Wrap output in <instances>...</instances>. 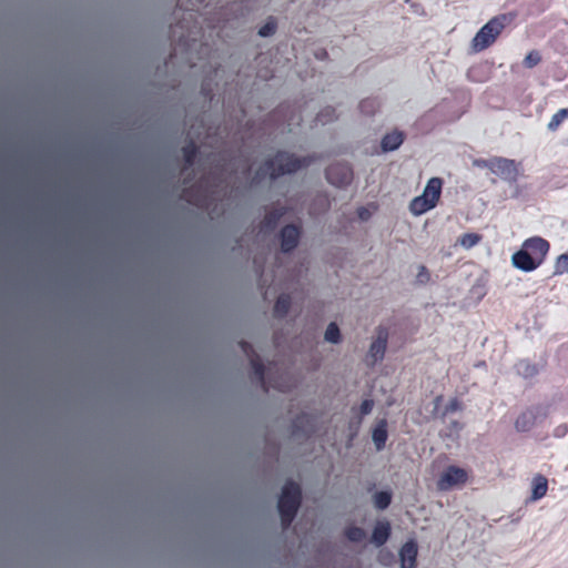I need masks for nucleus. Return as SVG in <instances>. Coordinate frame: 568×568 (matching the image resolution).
<instances>
[{
  "mask_svg": "<svg viewBox=\"0 0 568 568\" xmlns=\"http://www.w3.org/2000/svg\"><path fill=\"white\" fill-rule=\"evenodd\" d=\"M442 190L443 180L440 178L429 179L422 195L416 196L410 201V213L418 216L434 209L439 202Z\"/></svg>",
  "mask_w": 568,
  "mask_h": 568,
  "instance_id": "nucleus-5",
  "label": "nucleus"
},
{
  "mask_svg": "<svg viewBox=\"0 0 568 568\" xmlns=\"http://www.w3.org/2000/svg\"><path fill=\"white\" fill-rule=\"evenodd\" d=\"M468 479L469 474L466 469L450 465L438 476L436 487L439 491H449L454 488L463 487Z\"/></svg>",
  "mask_w": 568,
  "mask_h": 568,
  "instance_id": "nucleus-8",
  "label": "nucleus"
},
{
  "mask_svg": "<svg viewBox=\"0 0 568 568\" xmlns=\"http://www.w3.org/2000/svg\"><path fill=\"white\" fill-rule=\"evenodd\" d=\"M176 28L184 29V26L182 23H178L176 26L171 27V30H172L173 33H175V29Z\"/></svg>",
  "mask_w": 568,
  "mask_h": 568,
  "instance_id": "nucleus-42",
  "label": "nucleus"
},
{
  "mask_svg": "<svg viewBox=\"0 0 568 568\" xmlns=\"http://www.w3.org/2000/svg\"><path fill=\"white\" fill-rule=\"evenodd\" d=\"M516 369L519 375L525 378H529L535 376L538 373V368L535 364H531L528 361H519L516 365Z\"/></svg>",
  "mask_w": 568,
  "mask_h": 568,
  "instance_id": "nucleus-25",
  "label": "nucleus"
},
{
  "mask_svg": "<svg viewBox=\"0 0 568 568\" xmlns=\"http://www.w3.org/2000/svg\"><path fill=\"white\" fill-rule=\"evenodd\" d=\"M373 407H374V400L373 399H371V398L364 399L362 402V404H361V407H359L361 415L362 416L368 415L373 410Z\"/></svg>",
  "mask_w": 568,
  "mask_h": 568,
  "instance_id": "nucleus-34",
  "label": "nucleus"
},
{
  "mask_svg": "<svg viewBox=\"0 0 568 568\" xmlns=\"http://www.w3.org/2000/svg\"><path fill=\"white\" fill-rule=\"evenodd\" d=\"M392 527L389 521L387 520H379L376 523L373 532L371 541L377 546L381 547L388 540L390 536Z\"/></svg>",
  "mask_w": 568,
  "mask_h": 568,
  "instance_id": "nucleus-17",
  "label": "nucleus"
},
{
  "mask_svg": "<svg viewBox=\"0 0 568 568\" xmlns=\"http://www.w3.org/2000/svg\"><path fill=\"white\" fill-rule=\"evenodd\" d=\"M336 119V111L332 106H326L322 109L316 115V122L321 124H327Z\"/></svg>",
  "mask_w": 568,
  "mask_h": 568,
  "instance_id": "nucleus-28",
  "label": "nucleus"
},
{
  "mask_svg": "<svg viewBox=\"0 0 568 568\" xmlns=\"http://www.w3.org/2000/svg\"><path fill=\"white\" fill-rule=\"evenodd\" d=\"M325 339L329 343H338L341 341V331L336 323H329L325 331Z\"/></svg>",
  "mask_w": 568,
  "mask_h": 568,
  "instance_id": "nucleus-31",
  "label": "nucleus"
},
{
  "mask_svg": "<svg viewBox=\"0 0 568 568\" xmlns=\"http://www.w3.org/2000/svg\"><path fill=\"white\" fill-rule=\"evenodd\" d=\"M291 296L288 294H281L274 305V315L283 318L287 315L291 307Z\"/></svg>",
  "mask_w": 568,
  "mask_h": 568,
  "instance_id": "nucleus-22",
  "label": "nucleus"
},
{
  "mask_svg": "<svg viewBox=\"0 0 568 568\" xmlns=\"http://www.w3.org/2000/svg\"><path fill=\"white\" fill-rule=\"evenodd\" d=\"M568 119V109L558 110L550 119L547 128L549 131H556L560 124Z\"/></svg>",
  "mask_w": 568,
  "mask_h": 568,
  "instance_id": "nucleus-26",
  "label": "nucleus"
},
{
  "mask_svg": "<svg viewBox=\"0 0 568 568\" xmlns=\"http://www.w3.org/2000/svg\"><path fill=\"white\" fill-rule=\"evenodd\" d=\"M191 33H192L191 31H187V34L182 33V34L179 37V41H180V42H183V43L189 42V40H191V39H192V38H191Z\"/></svg>",
  "mask_w": 568,
  "mask_h": 568,
  "instance_id": "nucleus-40",
  "label": "nucleus"
},
{
  "mask_svg": "<svg viewBox=\"0 0 568 568\" xmlns=\"http://www.w3.org/2000/svg\"><path fill=\"white\" fill-rule=\"evenodd\" d=\"M239 346L241 347L242 352L248 357L252 369H253L254 377L256 378V381L258 382V384L261 385V387L264 392H268V389L272 387L280 392L285 393L292 388V385L284 382L282 376L278 381H274V382L266 381L265 376H264V374H265L264 364H263L261 357L258 356V354H256V352L254 351L253 346L246 341H241L239 343Z\"/></svg>",
  "mask_w": 568,
  "mask_h": 568,
  "instance_id": "nucleus-4",
  "label": "nucleus"
},
{
  "mask_svg": "<svg viewBox=\"0 0 568 568\" xmlns=\"http://www.w3.org/2000/svg\"><path fill=\"white\" fill-rule=\"evenodd\" d=\"M313 161V156L298 158L292 153L278 151L257 169L252 179V183L258 184L266 178L275 180L285 174L295 173L300 169L308 166Z\"/></svg>",
  "mask_w": 568,
  "mask_h": 568,
  "instance_id": "nucleus-1",
  "label": "nucleus"
},
{
  "mask_svg": "<svg viewBox=\"0 0 568 568\" xmlns=\"http://www.w3.org/2000/svg\"><path fill=\"white\" fill-rule=\"evenodd\" d=\"M345 537L354 542H361L365 539L366 532L363 528L357 526H349L344 531Z\"/></svg>",
  "mask_w": 568,
  "mask_h": 568,
  "instance_id": "nucleus-27",
  "label": "nucleus"
},
{
  "mask_svg": "<svg viewBox=\"0 0 568 568\" xmlns=\"http://www.w3.org/2000/svg\"><path fill=\"white\" fill-rule=\"evenodd\" d=\"M490 162H493V158L488 160H476L475 164L479 168H486L491 171Z\"/></svg>",
  "mask_w": 568,
  "mask_h": 568,
  "instance_id": "nucleus-38",
  "label": "nucleus"
},
{
  "mask_svg": "<svg viewBox=\"0 0 568 568\" xmlns=\"http://www.w3.org/2000/svg\"><path fill=\"white\" fill-rule=\"evenodd\" d=\"M287 213V209L285 206L274 207L268 211L264 219L261 222V231L265 233H270L275 230L280 220Z\"/></svg>",
  "mask_w": 568,
  "mask_h": 568,
  "instance_id": "nucleus-16",
  "label": "nucleus"
},
{
  "mask_svg": "<svg viewBox=\"0 0 568 568\" xmlns=\"http://www.w3.org/2000/svg\"><path fill=\"white\" fill-rule=\"evenodd\" d=\"M215 195V190L207 184L206 179H201L194 185L184 187L181 197L199 209H209Z\"/></svg>",
  "mask_w": 568,
  "mask_h": 568,
  "instance_id": "nucleus-7",
  "label": "nucleus"
},
{
  "mask_svg": "<svg viewBox=\"0 0 568 568\" xmlns=\"http://www.w3.org/2000/svg\"><path fill=\"white\" fill-rule=\"evenodd\" d=\"M372 438L377 450H382L385 447L388 438L386 419L383 418L376 423L372 433Z\"/></svg>",
  "mask_w": 568,
  "mask_h": 568,
  "instance_id": "nucleus-18",
  "label": "nucleus"
},
{
  "mask_svg": "<svg viewBox=\"0 0 568 568\" xmlns=\"http://www.w3.org/2000/svg\"><path fill=\"white\" fill-rule=\"evenodd\" d=\"M418 547L414 540L406 541L399 550L400 568H415Z\"/></svg>",
  "mask_w": 568,
  "mask_h": 568,
  "instance_id": "nucleus-15",
  "label": "nucleus"
},
{
  "mask_svg": "<svg viewBox=\"0 0 568 568\" xmlns=\"http://www.w3.org/2000/svg\"><path fill=\"white\" fill-rule=\"evenodd\" d=\"M379 105V101L376 98H367L359 102V110L365 115H374Z\"/></svg>",
  "mask_w": 568,
  "mask_h": 568,
  "instance_id": "nucleus-24",
  "label": "nucleus"
},
{
  "mask_svg": "<svg viewBox=\"0 0 568 568\" xmlns=\"http://www.w3.org/2000/svg\"><path fill=\"white\" fill-rule=\"evenodd\" d=\"M204 0H195V3H191V7H189V6L185 4V0H178V7L181 8V9L183 8L184 11L191 12V11L194 10V6L195 4H200Z\"/></svg>",
  "mask_w": 568,
  "mask_h": 568,
  "instance_id": "nucleus-36",
  "label": "nucleus"
},
{
  "mask_svg": "<svg viewBox=\"0 0 568 568\" xmlns=\"http://www.w3.org/2000/svg\"><path fill=\"white\" fill-rule=\"evenodd\" d=\"M357 214H358V217H359L361 220H366V219H368V216H369V212H368V210H367V209H365V207H359V209L357 210Z\"/></svg>",
  "mask_w": 568,
  "mask_h": 568,
  "instance_id": "nucleus-39",
  "label": "nucleus"
},
{
  "mask_svg": "<svg viewBox=\"0 0 568 568\" xmlns=\"http://www.w3.org/2000/svg\"><path fill=\"white\" fill-rule=\"evenodd\" d=\"M388 339V329L384 326H378L377 328V337L371 344L368 351V359H371V365L376 364L378 361L383 359L387 346Z\"/></svg>",
  "mask_w": 568,
  "mask_h": 568,
  "instance_id": "nucleus-12",
  "label": "nucleus"
},
{
  "mask_svg": "<svg viewBox=\"0 0 568 568\" xmlns=\"http://www.w3.org/2000/svg\"><path fill=\"white\" fill-rule=\"evenodd\" d=\"M462 409V403L457 398H452L445 407V414L454 413Z\"/></svg>",
  "mask_w": 568,
  "mask_h": 568,
  "instance_id": "nucleus-35",
  "label": "nucleus"
},
{
  "mask_svg": "<svg viewBox=\"0 0 568 568\" xmlns=\"http://www.w3.org/2000/svg\"><path fill=\"white\" fill-rule=\"evenodd\" d=\"M541 61V57L538 51H530L524 59L526 68H534Z\"/></svg>",
  "mask_w": 568,
  "mask_h": 568,
  "instance_id": "nucleus-33",
  "label": "nucleus"
},
{
  "mask_svg": "<svg viewBox=\"0 0 568 568\" xmlns=\"http://www.w3.org/2000/svg\"><path fill=\"white\" fill-rule=\"evenodd\" d=\"M417 277H418V281L422 282V283H424V282L429 280V273H428L427 268L424 265H422L419 267V273H418Z\"/></svg>",
  "mask_w": 568,
  "mask_h": 568,
  "instance_id": "nucleus-37",
  "label": "nucleus"
},
{
  "mask_svg": "<svg viewBox=\"0 0 568 568\" xmlns=\"http://www.w3.org/2000/svg\"><path fill=\"white\" fill-rule=\"evenodd\" d=\"M182 153L184 159V166L182 169V172H185L194 164L195 158L197 155L196 144L193 141H190L182 148Z\"/></svg>",
  "mask_w": 568,
  "mask_h": 568,
  "instance_id": "nucleus-21",
  "label": "nucleus"
},
{
  "mask_svg": "<svg viewBox=\"0 0 568 568\" xmlns=\"http://www.w3.org/2000/svg\"><path fill=\"white\" fill-rule=\"evenodd\" d=\"M491 165V173L496 174L508 183H516L519 176V165L515 160L494 156Z\"/></svg>",
  "mask_w": 568,
  "mask_h": 568,
  "instance_id": "nucleus-9",
  "label": "nucleus"
},
{
  "mask_svg": "<svg viewBox=\"0 0 568 568\" xmlns=\"http://www.w3.org/2000/svg\"><path fill=\"white\" fill-rule=\"evenodd\" d=\"M280 237L281 250L284 253H290L298 245L301 227L295 224H287L281 230Z\"/></svg>",
  "mask_w": 568,
  "mask_h": 568,
  "instance_id": "nucleus-13",
  "label": "nucleus"
},
{
  "mask_svg": "<svg viewBox=\"0 0 568 568\" xmlns=\"http://www.w3.org/2000/svg\"><path fill=\"white\" fill-rule=\"evenodd\" d=\"M550 250L547 240L540 236H531L524 241L521 248L513 254V265L524 272H532L546 260Z\"/></svg>",
  "mask_w": 568,
  "mask_h": 568,
  "instance_id": "nucleus-2",
  "label": "nucleus"
},
{
  "mask_svg": "<svg viewBox=\"0 0 568 568\" xmlns=\"http://www.w3.org/2000/svg\"><path fill=\"white\" fill-rule=\"evenodd\" d=\"M276 28V21L273 18H271L260 28L258 34L261 37H270L275 33Z\"/></svg>",
  "mask_w": 568,
  "mask_h": 568,
  "instance_id": "nucleus-32",
  "label": "nucleus"
},
{
  "mask_svg": "<svg viewBox=\"0 0 568 568\" xmlns=\"http://www.w3.org/2000/svg\"><path fill=\"white\" fill-rule=\"evenodd\" d=\"M202 93L205 98L212 99V92L210 89H206L205 83L202 84Z\"/></svg>",
  "mask_w": 568,
  "mask_h": 568,
  "instance_id": "nucleus-41",
  "label": "nucleus"
},
{
  "mask_svg": "<svg viewBox=\"0 0 568 568\" xmlns=\"http://www.w3.org/2000/svg\"><path fill=\"white\" fill-rule=\"evenodd\" d=\"M568 273V254H560L554 265V275Z\"/></svg>",
  "mask_w": 568,
  "mask_h": 568,
  "instance_id": "nucleus-30",
  "label": "nucleus"
},
{
  "mask_svg": "<svg viewBox=\"0 0 568 568\" xmlns=\"http://www.w3.org/2000/svg\"><path fill=\"white\" fill-rule=\"evenodd\" d=\"M481 241V235L477 233H465L458 239V243L465 248H471Z\"/></svg>",
  "mask_w": 568,
  "mask_h": 568,
  "instance_id": "nucleus-29",
  "label": "nucleus"
},
{
  "mask_svg": "<svg viewBox=\"0 0 568 568\" xmlns=\"http://www.w3.org/2000/svg\"><path fill=\"white\" fill-rule=\"evenodd\" d=\"M546 416L547 410L540 406L529 408L517 417L515 427L518 432H528L537 424L539 418H546Z\"/></svg>",
  "mask_w": 568,
  "mask_h": 568,
  "instance_id": "nucleus-11",
  "label": "nucleus"
},
{
  "mask_svg": "<svg viewBox=\"0 0 568 568\" xmlns=\"http://www.w3.org/2000/svg\"><path fill=\"white\" fill-rule=\"evenodd\" d=\"M301 499L302 490L300 485L294 481H287L282 488L277 504L281 523L284 529L288 528L294 520L301 505Z\"/></svg>",
  "mask_w": 568,
  "mask_h": 568,
  "instance_id": "nucleus-3",
  "label": "nucleus"
},
{
  "mask_svg": "<svg viewBox=\"0 0 568 568\" xmlns=\"http://www.w3.org/2000/svg\"><path fill=\"white\" fill-rule=\"evenodd\" d=\"M548 490V480L542 475H536L532 479L531 500H539L546 496Z\"/></svg>",
  "mask_w": 568,
  "mask_h": 568,
  "instance_id": "nucleus-20",
  "label": "nucleus"
},
{
  "mask_svg": "<svg viewBox=\"0 0 568 568\" xmlns=\"http://www.w3.org/2000/svg\"><path fill=\"white\" fill-rule=\"evenodd\" d=\"M374 506L379 509H386L392 503V493L387 490L377 491L373 496Z\"/></svg>",
  "mask_w": 568,
  "mask_h": 568,
  "instance_id": "nucleus-23",
  "label": "nucleus"
},
{
  "mask_svg": "<svg viewBox=\"0 0 568 568\" xmlns=\"http://www.w3.org/2000/svg\"><path fill=\"white\" fill-rule=\"evenodd\" d=\"M506 21L505 14L491 18L474 37L473 49L478 52L490 47L505 29Z\"/></svg>",
  "mask_w": 568,
  "mask_h": 568,
  "instance_id": "nucleus-6",
  "label": "nucleus"
},
{
  "mask_svg": "<svg viewBox=\"0 0 568 568\" xmlns=\"http://www.w3.org/2000/svg\"><path fill=\"white\" fill-rule=\"evenodd\" d=\"M404 142V133L400 131H393L384 135L381 142L384 152L397 150Z\"/></svg>",
  "mask_w": 568,
  "mask_h": 568,
  "instance_id": "nucleus-19",
  "label": "nucleus"
},
{
  "mask_svg": "<svg viewBox=\"0 0 568 568\" xmlns=\"http://www.w3.org/2000/svg\"><path fill=\"white\" fill-rule=\"evenodd\" d=\"M327 181L338 187L347 186L352 183L354 174L349 164L333 163L325 170Z\"/></svg>",
  "mask_w": 568,
  "mask_h": 568,
  "instance_id": "nucleus-10",
  "label": "nucleus"
},
{
  "mask_svg": "<svg viewBox=\"0 0 568 568\" xmlns=\"http://www.w3.org/2000/svg\"><path fill=\"white\" fill-rule=\"evenodd\" d=\"M292 427L293 436H298L302 434L308 438L315 433V417L313 415L303 413L296 416V418L293 420Z\"/></svg>",
  "mask_w": 568,
  "mask_h": 568,
  "instance_id": "nucleus-14",
  "label": "nucleus"
}]
</instances>
